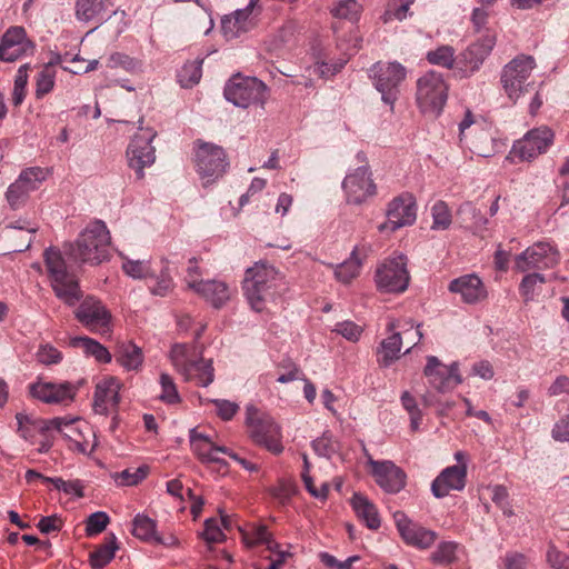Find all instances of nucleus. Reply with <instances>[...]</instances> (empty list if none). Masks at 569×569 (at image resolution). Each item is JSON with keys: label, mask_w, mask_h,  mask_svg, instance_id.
I'll use <instances>...</instances> for the list:
<instances>
[{"label": "nucleus", "mask_w": 569, "mask_h": 569, "mask_svg": "<svg viewBox=\"0 0 569 569\" xmlns=\"http://www.w3.org/2000/svg\"><path fill=\"white\" fill-rule=\"evenodd\" d=\"M197 347L187 343H176L170 351L173 367L187 381H194L201 387L209 386L214 378L211 360L199 358Z\"/></svg>", "instance_id": "obj_5"}, {"label": "nucleus", "mask_w": 569, "mask_h": 569, "mask_svg": "<svg viewBox=\"0 0 569 569\" xmlns=\"http://www.w3.org/2000/svg\"><path fill=\"white\" fill-rule=\"evenodd\" d=\"M146 468H136L134 470L126 469L118 476V481L121 486H134L147 477Z\"/></svg>", "instance_id": "obj_59"}, {"label": "nucleus", "mask_w": 569, "mask_h": 569, "mask_svg": "<svg viewBox=\"0 0 569 569\" xmlns=\"http://www.w3.org/2000/svg\"><path fill=\"white\" fill-rule=\"evenodd\" d=\"M449 290L460 295L461 300L466 303H478L487 297V290L476 274H465L453 279L449 283Z\"/></svg>", "instance_id": "obj_27"}, {"label": "nucleus", "mask_w": 569, "mask_h": 569, "mask_svg": "<svg viewBox=\"0 0 569 569\" xmlns=\"http://www.w3.org/2000/svg\"><path fill=\"white\" fill-rule=\"evenodd\" d=\"M157 133L151 128L139 127V131L131 139L127 158L131 169L139 179L143 178V169L151 166L156 160V149L151 144Z\"/></svg>", "instance_id": "obj_12"}, {"label": "nucleus", "mask_w": 569, "mask_h": 569, "mask_svg": "<svg viewBox=\"0 0 569 569\" xmlns=\"http://www.w3.org/2000/svg\"><path fill=\"white\" fill-rule=\"evenodd\" d=\"M559 251L549 242H537L518 254L515 268L520 272L545 270L559 263Z\"/></svg>", "instance_id": "obj_17"}, {"label": "nucleus", "mask_w": 569, "mask_h": 569, "mask_svg": "<svg viewBox=\"0 0 569 569\" xmlns=\"http://www.w3.org/2000/svg\"><path fill=\"white\" fill-rule=\"evenodd\" d=\"M77 320L93 333L108 335L112 330V316L94 297L84 298L74 311Z\"/></svg>", "instance_id": "obj_14"}, {"label": "nucleus", "mask_w": 569, "mask_h": 569, "mask_svg": "<svg viewBox=\"0 0 569 569\" xmlns=\"http://www.w3.org/2000/svg\"><path fill=\"white\" fill-rule=\"evenodd\" d=\"M535 67V59L525 54L516 57L505 66L501 83L506 94L513 102L528 92L531 86L528 80Z\"/></svg>", "instance_id": "obj_9"}, {"label": "nucleus", "mask_w": 569, "mask_h": 569, "mask_svg": "<svg viewBox=\"0 0 569 569\" xmlns=\"http://www.w3.org/2000/svg\"><path fill=\"white\" fill-rule=\"evenodd\" d=\"M333 331L341 335L348 341L357 342L363 332V328L353 321L346 320L338 322Z\"/></svg>", "instance_id": "obj_56"}, {"label": "nucleus", "mask_w": 569, "mask_h": 569, "mask_svg": "<svg viewBox=\"0 0 569 569\" xmlns=\"http://www.w3.org/2000/svg\"><path fill=\"white\" fill-rule=\"evenodd\" d=\"M46 170L40 167L28 168L21 172L16 182L31 192L38 189L39 184L46 179Z\"/></svg>", "instance_id": "obj_48"}, {"label": "nucleus", "mask_w": 569, "mask_h": 569, "mask_svg": "<svg viewBox=\"0 0 569 569\" xmlns=\"http://www.w3.org/2000/svg\"><path fill=\"white\" fill-rule=\"evenodd\" d=\"M402 347V337L401 332L398 330H392V333L385 340H382L380 348L378 350V361L379 363L388 367L395 360L399 358V353Z\"/></svg>", "instance_id": "obj_37"}, {"label": "nucleus", "mask_w": 569, "mask_h": 569, "mask_svg": "<svg viewBox=\"0 0 569 569\" xmlns=\"http://www.w3.org/2000/svg\"><path fill=\"white\" fill-rule=\"evenodd\" d=\"M156 528L157 523L153 519L146 515L138 513L132 521L131 532L136 538L153 543L158 536Z\"/></svg>", "instance_id": "obj_39"}, {"label": "nucleus", "mask_w": 569, "mask_h": 569, "mask_svg": "<svg viewBox=\"0 0 569 569\" xmlns=\"http://www.w3.org/2000/svg\"><path fill=\"white\" fill-rule=\"evenodd\" d=\"M197 172L203 180V186L220 178L228 166L224 150L212 143H201L196 151Z\"/></svg>", "instance_id": "obj_16"}, {"label": "nucleus", "mask_w": 569, "mask_h": 569, "mask_svg": "<svg viewBox=\"0 0 569 569\" xmlns=\"http://www.w3.org/2000/svg\"><path fill=\"white\" fill-rule=\"evenodd\" d=\"M551 435L557 441H569V415L560 418L555 423Z\"/></svg>", "instance_id": "obj_64"}, {"label": "nucleus", "mask_w": 569, "mask_h": 569, "mask_svg": "<svg viewBox=\"0 0 569 569\" xmlns=\"http://www.w3.org/2000/svg\"><path fill=\"white\" fill-rule=\"evenodd\" d=\"M312 448L318 456L330 458L337 452L338 445L331 433L325 432L320 438L312 441Z\"/></svg>", "instance_id": "obj_53"}, {"label": "nucleus", "mask_w": 569, "mask_h": 569, "mask_svg": "<svg viewBox=\"0 0 569 569\" xmlns=\"http://www.w3.org/2000/svg\"><path fill=\"white\" fill-rule=\"evenodd\" d=\"M37 359L43 365L58 363L62 359L61 352L49 345L41 346L37 352Z\"/></svg>", "instance_id": "obj_62"}, {"label": "nucleus", "mask_w": 569, "mask_h": 569, "mask_svg": "<svg viewBox=\"0 0 569 569\" xmlns=\"http://www.w3.org/2000/svg\"><path fill=\"white\" fill-rule=\"evenodd\" d=\"M347 201L353 204H361L377 192V187L371 178L367 166L357 168L352 173L346 176L342 181Z\"/></svg>", "instance_id": "obj_20"}, {"label": "nucleus", "mask_w": 569, "mask_h": 569, "mask_svg": "<svg viewBox=\"0 0 569 569\" xmlns=\"http://www.w3.org/2000/svg\"><path fill=\"white\" fill-rule=\"evenodd\" d=\"M351 506L357 517L365 522L370 530H378L381 526V518L377 506L361 493H355L351 498Z\"/></svg>", "instance_id": "obj_32"}, {"label": "nucleus", "mask_w": 569, "mask_h": 569, "mask_svg": "<svg viewBox=\"0 0 569 569\" xmlns=\"http://www.w3.org/2000/svg\"><path fill=\"white\" fill-rule=\"evenodd\" d=\"M410 0H392L385 12V22L391 20L402 21L409 14Z\"/></svg>", "instance_id": "obj_54"}, {"label": "nucleus", "mask_w": 569, "mask_h": 569, "mask_svg": "<svg viewBox=\"0 0 569 569\" xmlns=\"http://www.w3.org/2000/svg\"><path fill=\"white\" fill-rule=\"evenodd\" d=\"M284 290L282 274L270 264L256 263L246 271L243 292L256 312L269 311Z\"/></svg>", "instance_id": "obj_1"}, {"label": "nucleus", "mask_w": 569, "mask_h": 569, "mask_svg": "<svg viewBox=\"0 0 569 569\" xmlns=\"http://www.w3.org/2000/svg\"><path fill=\"white\" fill-rule=\"evenodd\" d=\"M56 77L57 69L53 64L48 63L41 67L36 76V99L40 100L53 90Z\"/></svg>", "instance_id": "obj_38"}, {"label": "nucleus", "mask_w": 569, "mask_h": 569, "mask_svg": "<svg viewBox=\"0 0 569 569\" xmlns=\"http://www.w3.org/2000/svg\"><path fill=\"white\" fill-rule=\"evenodd\" d=\"M34 43L27 37L23 27H10L0 41V60L14 62L28 56H32Z\"/></svg>", "instance_id": "obj_18"}, {"label": "nucleus", "mask_w": 569, "mask_h": 569, "mask_svg": "<svg viewBox=\"0 0 569 569\" xmlns=\"http://www.w3.org/2000/svg\"><path fill=\"white\" fill-rule=\"evenodd\" d=\"M117 362L127 370H138L143 362L141 349L132 342L119 345L116 352Z\"/></svg>", "instance_id": "obj_36"}, {"label": "nucleus", "mask_w": 569, "mask_h": 569, "mask_svg": "<svg viewBox=\"0 0 569 569\" xmlns=\"http://www.w3.org/2000/svg\"><path fill=\"white\" fill-rule=\"evenodd\" d=\"M361 260L359 257V249L355 248L351 252L350 259L343 261L336 267L335 276L342 283H349L352 279L359 276Z\"/></svg>", "instance_id": "obj_40"}, {"label": "nucleus", "mask_w": 569, "mask_h": 569, "mask_svg": "<svg viewBox=\"0 0 569 569\" xmlns=\"http://www.w3.org/2000/svg\"><path fill=\"white\" fill-rule=\"evenodd\" d=\"M396 527L402 540L411 547L428 549L437 540V532L410 520L403 512L395 513Z\"/></svg>", "instance_id": "obj_22"}, {"label": "nucleus", "mask_w": 569, "mask_h": 569, "mask_svg": "<svg viewBox=\"0 0 569 569\" xmlns=\"http://www.w3.org/2000/svg\"><path fill=\"white\" fill-rule=\"evenodd\" d=\"M423 372L429 386L441 392L453 389L461 383L458 365L455 362L451 366H446L435 356L427 358V366Z\"/></svg>", "instance_id": "obj_23"}, {"label": "nucleus", "mask_w": 569, "mask_h": 569, "mask_svg": "<svg viewBox=\"0 0 569 569\" xmlns=\"http://www.w3.org/2000/svg\"><path fill=\"white\" fill-rule=\"evenodd\" d=\"M108 67H121L127 71H134L139 67V62L127 54L117 52L110 56Z\"/></svg>", "instance_id": "obj_60"}, {"label": "nucleus", "mask_w": 569, "mask_h": 569, "mask_svg": "<svg viewBox=\"0 0 569 569\" xmlns=\"http://www.w3.org/2000/svg\"><path fill=\"white\" fill-rule=\"evenodd\" d=\"M71 343L74 347H81L87 355L94 357L99 362L107 363L111 361V355L108 349L89 337H76Z\"/></svg>", "instance_id": "obj_41"}, {"label": "nucleus", "mask_w": 569, "mask_h": 569, "mask_svg": "<svg viewBox=\"0 0 569 569\" xmlns=\"http://www.w3.org/2000/svg\"><path fill=\"white\" fill-rule=\"evenodd\" d=\"M545 282H546V278L541 273L533 272V273H528L527 276H525L520 283V287H519L520 295L522 296L525 301L532 300L535 298V296L537 295V292H536L537 286L542 284Z\"/></svg>", "instance_id": "obj_50"}, {"label": "nucleus", "mask_w": 569, "mask_h": 569, "mask_svg": "<svg viewBox=\"0 0 569 569\" xmlns=\"http://www.w3.org/2000/svg\"><path fill=\"white\" fill-rule=\"evenodd\" d=\"M547 560L555 569H569V557L559 551L555 546L549 547Z\"/></svg>", "instance_id": "obj_63"}, {"label": "nucleus", "mask_w": 569, "mask_h": 569, "mask_svg": "<svg viewBox=\"0 0 569 569\" xmlns=\"http://www.w3.org/2000/svg\"><path fill=\"white\" fill-rule=\"evenodd\" d=\"M413 322L411 320H397L391 321L388 325V330H398L401 332L402 343L411 345L406 352H409L412 347H415L422 338V332L420 331V326L413 330Z\"/></svg>", "instance_id": "obj_42"}, {"label": "nucleus", "mask_w": 569, "mask_h": 569, "mask_svg": "<svg viewBox=\"0 0 569 569\" xmlns=\"http://www.w3.org/2000/svg\"><path fill=\"white\" fill-rule=\"evenodd\" d=\"M110 522L109 516L103 511L91 513L86 520V535L94 537L101 533Z\"/></svg>", "instance_id": "obj_52"}, {"label": "nucleus", "mask_w": 569, "mask_h": 569, "mask_svg": "<svg viewBox=\"0 0 569 569\" xmlns=\"http://www.w3.org/2000/svg\"><path fill=\"white\" fill-rule=\"evenodd\" d=\"M117 549L116 536L113 533L106 536L103 542L89 555V562L92 569H102L106 567L114 558Z\"/></svg>", "instance_id": "obj_34"}, {"label": "nucleus", "mask_w": 569, "mask_h": 569, "mask_svg": "<svg viewBox=\"0 0 569 569\" xmlns=\"http://www.w3.org/2000/svg\"><path fill=\"white\" fill-rule=\"evenodd\" d=\"M119 389L120 385L113 377L100 380L94 390V411L100 415H106L110 408L117 407L120 400Z\"/></svg>", "instance_id": "obj_29"}, {"label": "nucleus", "mask_w": 569, "mask_h": 569, "mask_svg": "<svg viewBox=\"0 0 569 569\" xmlns=\"http://www.w3.org/2000/svg\"><path fill=\"white\" fill-rule=\"evenodd\" d=\"M259 0H250L243 9L234 11L233 14L224 16L221 20V31L227 40H232L254 28V9Z\"/></svg>", "instance_id": "obj_24"}, {"label": "nucleus", "mask_w": 569, "mask_h": 569, "mask_svg": "<svg viewBox=\"0 0 569 569\" xmlns=\"http://www.w3.org/2000/svg\"><path fill=\"white\" fill-rule=\"evenodd\" d=\"M368 466L376 483L387 493L400 492L407 483L406 472L390 460L369 458Z\"/></svg>", "instance_id": "obj_19"}, {"label": "nucleus", "mask_w": 569, "mask_h": 569, "mask_svg": "<svg viewBox=\"0 0 569 569\" xmlns=\"http://www.w3.org/2000/svg\"><path fill=\"white\" fill-rule=\"evenodd\" d=\"M407 70L398 62H377L370 69L376 89L385 103L391 107L398 99L399 86L406 79Z\"/></svg>", "instance_id": "obj_10"}, {"label": "nucleus", "mask_w": 569, "mask_h": 569, "mask_svg": "<svg viewBox=\"0 0 569 569\" xmlns=\"http://www.w3.org/2000/svg\"><path fill=\"white\" fill-rule=\"evenodd\" d=\"M269 531L266 526H253L241 532L242 540L248 547L264 543L268 541Z\"/></svg>", "instance_id": "obj_55"}, {"label": "nucleus", "mask_w": 569, "mask_h": 569, "mask_svg": "<svg viewBox=\"0 0 569 569\" xmlns=\"http://www.w3.org/2000/svg\"><path fill=\"white\" fill-rule=\"evenodd\" d=\"M66 254L76 262L98 264L108 259L110 233L101 220L90 222L74 242L66 243Z\"/></svg>", "instance_id": "obj_2"}, {"label": "nucleus", "mask_w": 569, "mask_h": 569, "mask_svg": "<svg viewBox=\"0 0 569 569\" xmlns=\"http://www.w3.org/2000/svg\"><path fill=\"white\" fill-rule=\"evenodd\" d=\"M467 466L456 465L447 467L432 481L431 491L435 497L443 498L451 490H462L466 485Z\"/></svg>", "instance_id": "obj_26"}, {"label": "nucleus", "mask_w": 569, "mask_h": 569, "mask_svg": "<svg viewBox=\"0 0 569 569\" xmlns=\"http://www.w3.org/2000/svg\"><path fill=\"white\" fill-rule=\"evenodd\" d=\"M448 97V86L442 76L429 71L417 81L416 101L423 113L438 116Z\"/></svg>", "instance_id": "obj_7"}, {"label": "nucleus", "mask_w": 569, "mask_h": 569, "mask_svg": "<svg viewBox=\"0 0 569 569\" xmlns=\"http://www.w3.org/2000/svg\"><path fill=\"white\" fill-rule=\"evenodd\" d=\"M401 403L402 407L406 409V411L410 416V428L412 431H416L419 429V426L422 421V415L420 409L418 408L416 399L408 392L405 391L401 395Z\"/></svg>", "instance_id": "obj_51"}, {"label": "nucleus", "mask_w": 569, "mask_h": 569, "mask_svg": "<svg viewBox=\"0 0 569 569\" xmlns=\"http://www.w3.org/2000/svg\"><path fill=\"white\" fill-rule=\"evenodd\" d=\"M503 568L505 569H527L528 568V559L526 555L518 551H508L503 558Z\"/></svg>", "instance_id": "obj_61"}, {"label": "nucleus", "mask_w": 569, "mask_h": 569, "mask_svg": "<svg viewBox=\"0 0 569 569\" xmlns=\"http://www.w3.org/2000/svg\"><path fill=\"white\" fill-rule=\"evenodd\" d=\"M110 0H77L76 18L82 22L100 23L109 17Z\"/></svg>", "instance_id": "obj_30"}, {"label": "nucleus", "mask_w": 569, "mask_h": 569, "mask_svg": "<svg viewBox=\"0 0 569 569\" xmlns=\"http://www.w3.org/2000/svg\"><path fill=\"white\" fill-rule=\"evenodd\" d=\"M417 218V207L413 197L403 193L395 198L387 209V221L379 226V230L395 231L401 227L411 226Z\"/></svg>", "instance_id": "obj_21"}, {"label": "nucleus", "mask_w": 569, "mask_h": 569, "mask_svg": "<svg viewBox=\"0 0 569 569\" xmlns=\"http://www.w3.org/2000/svg\"><path fill=\"white\" fill-rule=\"evenodd\" d=\"M403 256L386 259L376 271V283L380 291L387 293L403 292L409 283V272Z\"/></svg>", "instance_id": "obj_13"}, {"label": "nucleus", "mask_w": 569, "mask_h": 569, "mask_svg": "<svg viewBox=\"0 0 569 569\" xmlns=\"http://www.w3.org/2000/svg\"><path fill=\"white\" fill-rule=\"evenodd\" d=\"M362 7L357 0H340L331 9V13L335 18L346 19L351 22L359 20Z\"/></svg>", "instance_id": "obj_44"}, {"label": "nucleus", "mask_w": 569, "mask_h": 569, "mask_svg": "<svg viewBox=\"0 0 569 569\" xmlns=\"http://www.w3.org/2000/svg\"><path fill=\"white\" fill-rule=\"evenodd\" d=\"M29 191L17 182H13L7 190L6 197L12 209L20 208L28 199Z\"/></svg>", "instance_id": "obj_57"}, {"label": "nucleus", "mask_w": 569, "mask_h": 569, "mask_svg": "<svg viewBox=\"0 0 569 569\" xmlns=\"http://www.w3.org/2000/svg\"><path fill=\"white\" fill-rule=\"evenodd\" d=\"M460 546L453 541H442L431 553L430 559L435 563H452L457 560V551Z\"/></svg>", "instance_id": "obj_46"}, {"label": "nucleus", "mask_w": 569, "mask_h": 569, "mask_svg": "<svg viewBox=\"0 0 569 569\" xmlns=\"http://www.w3.org/2000/svg\"><path fill=\"white\" fill-rule=\"evenodd\" d=\"M189 438L192 452L202 463L208 457H211L212 452H221L223 455L228 452V447L216 443L209 436L196 429L190 430Z\"/></svg>", "instance_id": "obj_33"}, {"label": "nucleus", "mask_w": 569, "mask_h": 569, "mask_svg": "<svg viewBox=\"0 0 569 569\" xmlns=\"http://www.w3.org/2000/svg\"><path fill=\"white\" fill-rule=\"evenodd\" d=\"M432 226L433 230H446L452 222L451 212L449 207L443 201H437L431 208Z\"/></svg>", "instance_id": "obj_47"}, {"label": "nucleus", "mask_w": 569, "mask_h": 569, "mask_svg": "<svg viewBox=\"0 0 569 569\" xmlns=\"http://www.w3.org/2000/svg\"><path fill=\"white\" fill-rule=\"evenodd\" d=\"M427 59L431 64L450 69L455 62V50L450 46H441L436 50L429 51Z\"/></svg>", "instance_id": "obj_49"}, {"label": "nucleus", "mask_w": 569, "mask_h": 569, "mask_svg": "<svg viewBox=\"0 0 569 569\" xmlns=\"http://www.w3.org/2000/svg\"><path fill=\"white\" fill-rule=\"evenodd\" d=\"M122 270L133 279L143 280L151 295L166 297L173 289V280L170 276L166 260H133L123 259Z\"/></svg>", "instance_id": "obj_4"}, {"label": "nucleus", "mask_w": 569, "mask_h": 569, "mask_svg": "<svg viewBox=\"0 0 569 569\" xmlns=\"http://www.w3.org/2000/svg\"><path fill=\"white\" fill-rule=\"evenodd\" d=\"M223 94L237 107L247 108L250 104H260L263 108L269 97V90L257 78L236 76L226 84Z\"/></svg>", "instance_id": "obj_8"}, {"label": "nucleus", "mask_w": 569, "mask_h": 569, "mask_svg": "<svg viewBox=\"0 0 569 569\" xmlns=\"http://www.w3.org/2000/svg\"><path fill=\"white\" fill-rule=\"evenodd\" d=\"M202 536L209 543L221 542L224 539V533L219 526V521L214 518L206 520Z\"/></svg>", "instance_id": "obj_58"}, {"label": "nucleus", "mask_w": 569, "mask_h": 569, "mask_svg": "<svg viewBox=\"0 0 569 569\" xmlns=\"http://www.w3.org/2000/svg\"><path fill=\"white\" fill-rule=\"evenodd\" d=\"M553 138V132L547 127L531 129L513 143L510 156L517 157L520 161H532L548 151Z\"/></svg>", "instance_id": "obj_15"}, {"label": "nucleus", "mask_w": 569, "mask_h": 569, "mask_svg": "<svg viewBox=\"0 0 569 569\" xmlns=\"http://www.w3.org/2000/svg\"><path fill=\"white\" fill-rule=\"evenodd\" d=\"M46 269L56 296L68 306H74L82 298L77 276L68 268L58 248L50 247L43 252Z\"/></svg>", "instance_id": "obj_3"}, {"label": "nucleus", "mask_w": 569, "mask_h": 569, "mask_svg": "<svg viewBox=\"0 0 569 569\" xmlns=\"http://www.w3.org/2000/svg\"><path fill=\"white\" fill-rule=\"evenodd\" d=\"M489 12L483 8H476L472 11L471 21L477 32L485 31L482 37L472 43L465 52V60L470 66V69L477 70L483 60L491 52L496 43V33L489 30L486 26L488 23Z\"/></svg>", "instance_id": "obj_11"}, {"label": "nucleus", "mask_w": 569, "mask_h": 569, "mask_svg": "<svg viewBox=\"0 0 569 569\" xmlns=\"http://www.w3.org/2000/svg\"><path fill=\"white\" fill-rule=\"evenodd\" d=\"M78 387L70 382H38L31 386V395L47 403H68L74 399Z\"/></svg>", "instance_id": "obj_25"}, {"label": "nucleus", "mask_w": 569, "mask_h": 569, "mask_svg": "<svg viewBox=\"0 0 569 569\" xmlns=\"http://www.w3.org/2000/svg\"><path fill=\"white\" fill-rule=\"evenodd\" d=\"M193 291L217 309L232 296V289L221 280H203Z\"/></svg>", "instance_id": "obj_31"}, {"label": "nucleus", "mask_w": 569, "mask_h": 569, "mask_svg": "<svg viewBox=\"0 0 569 569\" xmlns=\"http://www.w3.org/2000/svg\"><path fill=\"white\" fill-rule=\"evenodd\" d=\"M471 151L480 157H490L493 149V138L489 130L485 128H475L470 130L468 139H465Z\"/></svg>", "instance_id": "obj_35"}, {"label": "nucleus", "mask_w": 569, "mask_h": 569, "mask_svg": "<svg viewBox=\"0 0 569 569\" xmlns=\"http://www.w3.org/2000/svg\"><path fill=\"white\" fill-rule=\"evenodd\" d=\"M159 383L161 387V392L159 395V399L167 405H178L181 402V397L178 392L177 385L174 383L172 377L168 373H161Z\"/></svg>", "instance_id": "obj_45"}, {"label": "nucleus", "mask_w": 569, "mask_h": 569, "mask_svg": "<svg viewBox=\"0 0 569 569\" xmlns=\"http://www.w3.org/2000/svg\"><path fill=\"white\" fill-rule=\"evenodd\" d=\"M202 76V60L189 61L178 72V81L183 88H191L199 83Z\"/></svg>", "instance_id": "obj_43"}, {"label": "nucleus", "mask_w": 569, "mask_h": 569, "mask_svg": "<svg viewBox=\"0 0 569 569\" xmlns=\"http://www.w3.org/2000/svg\"><path fill=\"white\" fill-rule=\"evenodd\" d=\"M16 420L17 433L22 439L31 443H33L37 433H42L50 429L60 430L62 423V420L60 418L43 420L22 412H18L16 415Z\"/></svg>", "instance_id": "obj_28"}, {"label": "nucleus", "mask_w": 569, "mask_h": 569, "mask_svg": "<svg viewBox=\"0 0 569 569\" xmlns=\"http://www.w3.org/2000/svg\"><path fill=\"white\" fill-rule=\"evenodd\" d=\"M247 430L250 439L273 455L283 451L282 435L273 418L254 407L247 408Z\"/></svg>", "instance_id": "obj_6"}]
</instances>
